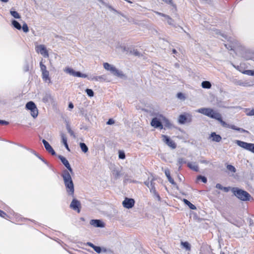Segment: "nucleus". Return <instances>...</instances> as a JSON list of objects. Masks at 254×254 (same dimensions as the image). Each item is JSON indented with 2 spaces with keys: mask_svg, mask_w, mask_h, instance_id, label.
<instances>
[{
  "mask_svg": "<svg viewBox=\"0 0 254 254\" xmlns=\"http://www.w3.org/2000/svg\"><path fill=\"white\" fill-rule=\"evenodd\" d=\"M59 158L61 160L63 164L68 169L64 170L62 174L64 184L66 190L69 195L74 196V185L70 173H72L73 171L71 168L68 160L64 156L60 155Z\"/></svg>",
  "mask_w": 254,
  "mask_h": 254,
  "instance_id": "1",
  "label": "nucleus"
},
{
  "mask_svg": "<svg viewBox=\"0 0 254 254\" xmlns=\"http://www.w3.org/2000/svg\"><path fill=\"white\" fill-rule=\"evenodd\" d=\"M196 112L210 118L215 119L220 123L221 120H222L221 115L219 113L210 108H201L197 110Z\"/></svg>",
  "mask_w": 254,
  "mask_h": 254,
  "instance_id": "2",
  "label": "nucleus"
},
{
  "mask_svg": "<svg viewBox=\"0 0 254 254\" xmlns=\"http://www.w3.org/2000/svg\"><path fill=\"white\" fill-rule=\"evenodd\" d=\"M162 122L165 123L167 125H169V121L163 116L160 115L153 118L151 122V125L155 128H163Z\"/></svg>",
  "mask_w": 254,
  "mask_h": 254,
  "instance_id": "3",
  "label": "nucleus"
},
{
  "mask_svg": "<svg viewBox=\"0 0 254 254\" xmlns=\"http://www.w3.org/2000/svg\"><path fill=\"white\" fill-rule=\"evenodd\" d=\"M103 67L106 70L110 71L115 76L121 78H123L125 76L122 71L118 69L115 66L108 63H104L103 64Z\"/></svg>",
  "mask_w": 254,
  "mask_h": 254,
  "instance_id": "4",
  "label": "nucleus"
},
{
  "mask_svg": "<svg viewBox=\"0 0 254 254\" xmlns=\"http://www.w3.org/2000/svg\"><path fill=\"white\" fill-rule=\"evenodd\" d=\"M235 195L240 199L243 201L249 200L251 197L250 194L244 190L237 189L234 190Z\"/></svg>",
  "mask_w": 254,
  "mask_h": 254,
  "instance_id": "5",
  "label": "nucleus"
},
{
  "mask_svg": "<svg viewBox=\"0 0 254 254\" xmlns=\"http://www.w3.org/2000/svg\"><path fill=\"white\" fill-rule=\"evenodd\" d=\"M26 108L27 110H30L31 115L34 118H35L37 117L38 115V110L36 107V105L33 102L30 101L28 102L26 105Z\"/></svg>",
  "mask_w": 254,
  "mask_h": 254,
  "instance_id": "6",
  "label": "nucleus"
},
{
  "mask_svg": "<svg viewBox=\"0 0 254 254\" xmlns=\"http://www.w3.org/2000/svg\"><path fill=\"white\" fill-rule=\"evenodd\" d=\"M237 144L239 146L247 150L250 151L254 153V144L247 143L244 141H240V140H236V141Z\"/></svg>",
  "mask_w": 254,
  "mask_h": 254,
  "instance_id": "7",
  "label": "nucleus"
},
{
  "mask_svg": "<svg viewBox=\"0 0 254 254\" xmlns=\"http://www.w3.org/2000/svg\"><path fill=\"white\" fill-rule=\"evenodd\" d=\"M35 50L37 53H40L45 58H48L49 56L48 52L44 45L36 46Z\"/></svg>",
  "mask_w": 254,
  "mask_h": 254,
  "instance_id": "8",
  "label": "nucleus"
},
{
  "mask_svg": "<svg viewBox=\"0 0 254 254\" xmlns=\"http://www.w3.org/2000/svg\"><path fill=\"white\" fill-rule=\"evenodd\" d=\"M220 124L223 127H225L230 128L242 132H248V131H247L246 130H245L242 128L238 127L236 126H235V125H229V124L226 123L225 122L223 121L222 120H221Z\"/></svg>",
  "mask_w": 254,
  "mask_h": 254,
  "instance_id": "9",
  "label": "nucleus"
},
{
  "mask_svg": "<svg viewBox=\"0 0 254 254\" xmlns=\"http://www.w3.org/2000/svg\"><path fill=\"white\" fill-rule=\"evenodd\" d=\"M135 201L132 198H125V200L123 201L122 204L123 206L126 208H131L134 205Z\"/></svg>",
  "mask_w": 254,
  "mask_h": 254,
  "instance_id": "10",
  "label": "nucleus"
},
{
  "mask_svg": "<svg viewBox=\"0 0 254 254\" xmlns=\"http://www.w3.org/2000/svg\"><path fill=\"white\" fill-rule=\"evenodd\" d=\"M162 139L163 141L170 147L172 149H175L176 147V144L175 142L170 139L169 137L165 135H162Z\"/></svg>",
  "mask_w": 254,
  "mask_h": 254,
  "instance_id": "11",
  "label": "nucleus"
},
{
  "mask_svg": "<svg viewBox=\"0 0 254 254\" xmlns=\"http://www.w3.org/2000/svg\"><path fill=\"white\" fill-rule=\"evenodd\" d=\"M81 204L79 201L74 198L70 204V207L74 210H76L78 213L80 212V207Z\"/></svg>",
  "mask_w": 254,
  "mask_h": 254,
  "instance_id": "12",
  "label": "nucleus"
},
{
  "mask_svg": "<svg viewBox=\"0 0 254 254\" xmlns=\"http://www.w3.org/2000/svg\"><path fill=\"white\" fill-rule=\"evenodd\" d=\"M90 224L94 227L103 228L105 227V223L99 219H92L90 221Z\"/></svg>",
  "mask_w": 254,
  "mask_h": 254,
  "instance_id": "13",
  "label": "nucleus"
},
{
  "mask_svg": "<svg viewBox=\"0 0 254 254\" xmlns=\"http://www.w3.org/2000/svg\"><path fill=\"white\" fill-rule=\"evenodd\" d=\"M42 142L44 145L45 149L49 153H51L53 155L56 154V152L53 149V148L46 140L43 139Z\"/></svg>",
  "mask_w": 254,
  "mask_h": 254,
  "instance_id": "14",
  "label": "nucleus"
},
{
  "mask_svg": "<svg viewBox=\"0 0 254 254\" xmlns=\"http://www.w3.org/2000/svg\"><path fill=\"white\" fill-rule=\"evenodd\" d=\"M234 83L236 85H240L244 87H250L253 85L250 82L248 81H243L242 80H236L234 81Z\"/></svg>",
  "mask_w": 254,
  "mask_h": 254,
  "instance_id": "15",
  "label": "nucleus"
},
{
  "mask_svg": "<svg viewBox=\"0 0 254 254\" xmlns=\"http://www.w3.org/2000/svg\"><path fill=\"white\" fill-rule=\"evenodd\" d=\"M88 79L91 80L104 81L106 80V77L105 75L94 76L88 77Z\"/></svg>",
  "mask_w": 254,
  "mask_h": 254,
  "instance_id": "16",
  "label": "nucleus"
},
{
  "mask_svg": "<svg viewBox=\"0 0 254 254\" xmlns=\"http://www.w3.org/2000/svg\"><path fill=\"white\" fill-rule=\"evenodd\" d=\"M210 137L213 141L219 142L221 140V137L220 135L216 134L215 132H212L210 134Z\"/></svg>",
  "mask_w": 254,
  "mask_h": 254,
  "instance_id": "17",
  "label": "nucleus"
},
{
  "mask_svg": "<svg viewBox=\"0 0 254 254\" xmlns=\"http://www.w3.org/2000/svg\"><path fill=\"white\" fill-rule=\"evenodd\" d=\"M85 245L92 248L93 250L98 254H100L102 252V249L101 247L96 246L91 242H87Z\"/></svg>",
  "mask_w": 254,
  "mask_h": 254,
  "instance_id": "18",
  "label": "nucleus"
},
{
  "mask_svg": "<svg viewBox=\"0 0 254 254\" xmlns=\"http://www.w3.org/2000/svg\"><path fill=\"white\" fill-rule=\"evenodd\" d=\"M42 76L44 81L51 82V79L49 77V72L48 70L45 71V72L42 73Z\"/></svg>",
  "mask_w": 254,
  "mask_h": 254,
  "instance_id": "19",
  "label": "nucleus"
},
{
  "mask_svg": "<svg viewBox=\"0 0 254 254\" xmlns=\"http://www.w3.org/2000/svg\"><path fill=\"white\" fill-rule=\"evenodd\" d=\"M53 100V98L50 93H46L44 95L42 101L44 103H48Z\"/></svg>",
  "mask_w": 254,
  "mask_h": 254,
  "instance_id": "20",
  "label": "nucleus"
},
{
  "mask_svg": "<svg viewBox=\"0 0 254 254\" xmlns=\"http://www.w3.org/2000/svg\"><path fill=\"white\" fill-rule=\"evenodd\" d=\"M165 18L168 24L174 27H177V26L174 23V20L170 16L166 15Z\"/></svg>",
  "mask_w": 254,
  "mask_h": 254,
  "instance_id": "21",
  "label": "nucleus"
},
{
  "mask_svg": "<svg viewBox=\"0 0 254 254\" xmlns=\"http://www.w3.org/2000/svg\"><path fill=\"white\" fill-rule=\"evenodd\" d=\"M188 166L191 169L195 171H198V165L195 163L193 162H189L188 163Z\"/></svg>",
  "mask_w": 254,
  "mask_h": 254,
  "instance_id": "22",
  "label": "nucleus"
},
{
  "mask_svg": "<svg viewBox=\"0 0 254 254\" xmlns=\"http://www.w3.org/2000/svg\"><path fill=\"white\" fill-rule=\"evenodd\" d=\"M61 137H62V142L64 144L66 149L67 150H68V151H69V147H68V144L67 143V138H66L65 135L64 134V133H62L61 134Z\"/></svg>",
  "mask_w": 254,
  "mask_h": 254,
  "instance_id": "23",
  "label": "nucleus"
},
{
  "mask_svg": "<svg viewBox=\"0 0 254 254\" xmlns=\"http://www.w3.org/2000/svg\"><path fill=\"white\" fill-rule=\"evenodd\" d=\"M181 245L182 246L183 248L185 249L186 251L190 250V245L188 242H181Z\"/></svg>",
  "mask_w": 254,
  "mask_h": 254,
  "instance_id": "24",
  "label": "nucleus"
},
{
  "mask_svg": "<svg viewBox=\"0 0 254 254\" xmlns=\"http://www.w3.org/2000/svg\"><path fill=\"white\" fill-rule=\"evenodd\" d=\"M201 86L203 88L210 89L211 87V84L208 81H204L201 83Z\"/></svg>",
  "mask_w": 254,
  "mask_h": 254,
  "instance_id": "25",
  "label": "nucleus"
},
{
  "mask_svg": "<svg viewBox=\"0 0 254 254\" xmlns=\"http://www.w3.org/2000/svg\"><path fill=\"white\" fill-rule=\"evenodd\" d=\"M79 146L83 152L85 153L88 152V148L84 143L80 142L79 143Z\"/></svg>",
  "mask_w": 254,
  "mask_h": 254,
  "instance_id": "26",
  "label": "nucleus"
},
{
  "mask_svg": "<svg viewBox=\"0 0 254 254\" xmlns=\"http://www.w3.org/2000/svg\"><path fill=\"white\" fill-rule=\"evenodd\" d=\"M12 24L14 26V28L18 30H21L22 28V27L20 25V24L16 20H13L12 21Z\"/></svg>",
  "mask_w": 254,
  "mask_h": 254,
  "instance_id": "27",
  "label": "nucleus"
},
{
  "mask_svg": "<svg viewBox=\"0 0 254 254\" xmlns=\"http://www.w3.org/2000/svg\"><path fill=\"white\" fill-rule=\"evenodd\" d=\"M187 120V118L185 115H181L178 119V121L180 124H184Z\"/></svg>",
  "mask_w": 254,
  "mask_h": 254,
  "instance_id": "28",
  "label": "nucleus"
},
{
  "mask_svg": "<svg viewBox=\"0 0 254 254\" xmlns=\"http://www.w3.org/2000/svg\"><path fill=\"white\" fill-rule=\"evenodd\" d=\"M64 71L68 73V74H69L70 75H71L72 76H74V74H75V71L72 68H70V67H66L64 69Z\"/></svg>",
  "mask_w": 254,
  "mask_h": 254,
  "instance_id": "29",
  "label": "nucleus"
},
{
  "mask_svg": "<svg viewBox=\"0 0 254 254\" xmlns=\"http://www.w3.org/2000/svg\"><path fill=\"white\" fill-rule=\"evenodd\" d=\"M184 202H185V203L187 205H188L189 206V207L191 209H193V210H194L196 209V207L193 205L191 203H190L189 200H188L187 199H184Z\"/></svg>",
  "mask_w": 254,
  "mask_h": 254,
  "instance_id": "30",
  "label": "nucleus"
},
{
  "mask_svg": "<svg viewBox=\"0 0 254 254\" xmlns=\"http://www.w3.org/2000/svg\"><path fill=\"white\" fill-rule=\"evenodd\" d=\"M150 192L153 194L154 196L156 197L157 198V199H158V200H160V197L159 195V194L157 192L156 190H155V188H151L150 189Z\"/></svg>",
  "mask_w": 254,
  "mask_h": 254,
  "instance_id": "31",
  "label": "nucleus"
},
{
  "mask_svg": "<svg viewBox=\"0 0 254 254\" xmlns=\"http://www.w3.org/2000/svg\"><path fill=\"white\" fill-rule=\"evenodd\" d=\"M10 13L15 18L19 19L21 17L19 14L16 11L10 10Z\"/></svg>",
  "mask_w": 254,
  "mask_h": 254,
  "instance_id": "32",
  "label": "nucleus"
},
{
  "mask_svg": "<svg viewBox=\"0 0 254 254\" xmlns=\"http://www.w3.org/2000/svg\"><path fill=\"white\" fill-rule=\"evenodd\" d=\"M74 73L75 74L74 76L79 77L82 78L87 77V75L86 74L82 73L79 71H75Z\"/></svg>",
  "mask_w": 254,
  "mask_h": 254,
  "instance_id": "33",
  "label": "nucleus"
},
{
  "mask_svg": "<svg viewBox=\"0 0 254 254\" xmlns=\"http://www.w3.org/2000/svg\"><path fill=\"white\" fill-rule=\"evenodd\" d=\"M40 70H41L42 73H43V72H45V71L47 70L46 66L43 64L42 61H41L40 63Z\"/></svg>",
  "mask_w": 254,
  "mask_h": 254,
  "instance_id": "34",
  "label": "nucleus"
},
{
  "mask_svg": "<svg viewBox=\"0 0 254 254\" xmlns=\"http://www.w3.org/2000/svg\"><path fill=\"white\" fill-rule=\"evenodd\" d=\"M227 169L231 172L235 173L236 172L235 168L231 165H228L227 166Z\"/></svg>",
  "mask_w": 254,
  "mask_h": 254,
  "instance_id": "35",
  "label": "nucleus"
},
{
  "mask_svg": "<svg viewBox=\"0 0 254 254\" xmlns=\"http://www.w3.org/2000/svg\"><path fill=\"white\" fill-rule=\"evenodd\" d=\"M243 73L248 75L254 76V71L253 70H246L244 71Z\"/></svg>",
  "mask_w": 254,
  "mask_h": 254,
  "instance_id": "36",
  "label": "nucleus"
},
{
  "mask_svg": "<svg viewBox=\"0 0 254 254\" xmlns=\"http://www.w3.org/2000/svg\"><path fill=\"white\" fill-rule=\"evenodd\" d=\"M85 91H86L87 94L89 97H93L94 96V92L93 91V90L92 89H86Z\"/></svg>",
  "mask_w": 254,
  "mask_h": 254,
  "instance_id": "37",
  "label": "nucleus"
},
{
  "mask_svg": "<svg viewBox=\"0 0 254 254\" xmlns=\"http://www.w3.org/2000/svg\"><path fill=\"white\" fill-rule=\"evenodd\" d=\"M21 29H22L23 32L25 33H27L29 31L28 27L26 23H24Z\"/></svg>",
  "mask_w": 254,
  "mask_h": 254,
  "instance_id": "38",
  "label": "nucleus"
},
{
  "mask_svg": "<svg viewBox=\"0 0 254 254\" xmlns=\"http://www.w3.org/2000/svg\"><path fill=\"white\" fill-rule=\"evenodd\" d=\"M119 157L120 159H124L126 157L125 153L123 151H119Z\"/></svg>",
  "mask_w": 254,
  "mask_h": 254,
  "instance_id": "39",
  "label": "nucleus"
},
{
  "mask_svg": "<svg viewBox=\"0 0 254 254\" xmlns=\"http://www.w3.org/2000/svg\"><path fill=\"white\" fill-rule=\"evenodd\" d=\"M197 179L198 180H200L204 183H206L207 182V179L204 176H198Z\"/></svg>",
  "mask_w": 254,
  "mask_h": 254,
  "instance_id": "40",
  "label": "nucleus"
},
{
  "mask_svg": "<svg viewBox=\"0 0 254 254\" xmlns=\"http://www.w3.org/2000/svg\"><path fill=\"white\" fill-rule=\"evenodd\" d=\"M154 178H152L150 181V188H149V189H151V188H155V183H154Z\"/></svg>",
  "mask_w": 254,
  "mask_h": 254,
  "instance_id": "41",
  "label": "nucleus"
},
{
  "mask_svg": "<svg viewBox=\"0 0 254 254\" xmlns=\"http://www.w3.org/2000/svg\"><path fill=\"white\" fill-rule=\"evenodd\" d=\"M67 129L68 130V133L70 134V135L75 136L73 131L71 130V129L69 126L67 127Z\"/></svg>",
  "mask_w": 254,
  "mask_h": 254,
  "instance_id": "42",
  "label": "nucleus"
},
{
  "mask_svg": "<svg viewBox=\"0 0 254 254\" xmlns=\"http://www.w3.org/2000/svg\"><path fill=\"white\" fill-rule=\"evenodd\" d=\"M130 52L134 56H138L140 55L139 52H138L136 50H133L132 51H130Z\"/></svg>",
  "mask_w": 254,
  "mask_h": 254,
  "instance_id": "43",
  "label": "nucleus"
},
{
  "mask_svg": "<svg viewBox=\"0 0 254 254\" xmlns=\"http://www.w3.org/2000/svg\"><path fill=\"white\" fill-rule=\"evenodd\" d=\"M178 163L180 164H182L185 163L186 162L185 159L184 158H179L178 160Z\"/></svg>",
  "mask_w": 254,
  "mask_h": 254,
  "instance_id": "44",
  "label": "nucleus"
},
{
  "mask_svg": "<svg viewBox=\"0 0 254 254\" xmlns=\"http://www.w3.org/2000/svg\"><path fill=\"white\" fill-rule=\"evenodd\" d=\"M248 116H254V109L251 110L249 112L246 113Z\"/></svg>",
  "mask_w": 254,
  "mask_h": 254,
  "instance_id": "45",
  "label": "nucleus"
},
{
  "mask_svg": "<svg viewBox=\"0 0 254 254\" xmlns=\"http://www.w3.org/2000/svg\"><path fill=\"white\" fill-rule=\"evenodd\" d=\"M165 175L167 177V178L170 175V171L169 169H165Z\"/></svg>",
  "mask_w": 254,
  "mask_h": 254,
  "instance_id": "46",
  "label": "nucleus"
},
{
  "mask_svg": "<svg viewBox=\"0 0 254 254\" xmlns=\"http://www.w3.org/2000/svg\"><path fill=\"white\" fill-rule=\"evenodd\" d=\"M216 188L218 189L222 190L223 189V187L220 184H217L216 185Z\"/></svg>",
  "mask_w": 254,
  "mask_h": 254,
  "instance_id": "47",
  "label": "nucleus"
},
{
  "mask_svg": "<svg viewBox=\"0 0 254 254\" xmlns=\"http://www.w3.org/2000/svg\"><path fill=\"white\" fill-rule=\"evenodd\" d=\"M115 123L113 119H109L108 121L107 122V125H112Z\"/></svg>",
  "mask_w": 254,
  "mask_h": 254,
  "instance_id": "48",
  "label": "nucleus"
},
{
  "mask_svg": "<svg viewBox=\"0 0 254 254\" xmlns=\"http://www.w3.org/2000/svg\"><path fill=\"white\" fill-rule=\"evenodd\" d=\"M199 162L201 163H203L205 164H208L209 163V161L204 160V159H201L199 160Z\"/></svg>",
  "mask_w": 254,
  "mask_h": 254,
  "instance_id": "49",
  "label": "nucleus"
},
{
  "mask_svg": "<svg viewBox=\"0 0 254 254\" xmlns=\"http://www.w3.org/2000/svg\"><path fill=\"white\" fill-rule=\"evenodd\" d=\"M177 97L180 99H184L185 98L184 95L181 93H178Z\"/></svg>",
  "mask_w": 254,
  "mask_h": 254,
  "instance_id": "50",
  "label": "nucleus"
},
{
  "mask_svg": "<svg viewBox=\"0 0 254 254\" xmlns=\"http://www.w3.org/2000/svg\"><path fill=\"white\" fill-rule=\"evenodd\" d=\"M8 124H9V123L8 122H6V121H3V120H0V125H7Z\"/></svg>",
  "mask_w": 254,
  "mask_h": 254,
  "instance_id": "51",
  "label": "nucleus"
},
{
  "mask_svg": "<svg viewBox=\"0 0 254 254\" xmlns=\"http://www.w3.org/2000/svg\"><path fill=\"white\" fill-rule=\"evenodd\" d=\"M6 215V213L3 211L0 210V216L4 218Z\"/></svg>",
  "mask_w": 254,
  "mask_h": 254,
  "instance_id": "52",
  "label": "nucleus"
},
{
  "mask_svg": "<svg viewBox=\"0 0 254 254\" xmlns=\"http://www.w3.org/2000/svg\"><path fill=\"white\" fill-rule=\"evenodd\" d=\"M155 12L158 15H160V16H163V17H165V16H166V14H165L164 13H161V12H158V11H155Z\"/></svg>",
  "mask_w": 254,
  "mask_h": 254,
  "instance_id": "53",
  "label": "nucleus"
},
{
  "mask_svg": "<svg viewBox=\"0 0 254 254\" xmlns=\"http://www.w3.org/2000/svg\"><path fill=\"white\" fill-rule=\"evenodd\" d=\"M150 183L149 181H146L145 182H144V184L149 189L150 188Z\"/></svg>",
  "mask_w": 254,
  "mask_h": 254,
  "instance_id": "54",
  "label": "nucleus"
},
{
  "mask_svg": "<svg viewBox=\"0 0 254 254\" xmlns=\"http://www.w3.org/2000/svg\"><path fill=\"white\" fill-rule=\"evenodd\" d=\"M169 182L172 185H174V186H176V183L174 182V180L173 179H171L169 181Z\"/></svg>",
  "mask_w": 254,
  "mask_h": 254,
  "instance_id": "55",
  "label": "nucleus"
},
{
  "mask_svg": "<svg viewBox=\"0 0 254 254\" xmlns=\"http://www.w3.org/2000/svg\"><path fill=\"white\" fill-rule=\"evenodd\" d=\"M68 108L72 109L73 108V105L72 103H70L68 105Z\"/></svg>",
  "mask_w": 254,
  "mask_h": 254,
  "instance_id": "56",
  "label": "nucleus"
},
{
  "mask_svg": "<svg viewBox=\"0 0 254 254\" xmlns=\"http://www.w3.org/2000/svg\"><path fill=\"white\" fill-rule=\"evenodd\" d=\"M24 70L25 71H27L29 70V66L28 64H27L25 67H24Z\"/></svg>",
  "mask_w": 254,
  "mask_h": 254,
  "instance_id": "57",
  "label": "nucleus"
},
{
  "mask_svg": "<svg viewBox=\"0 0 254 254\" xmlns=\"http://www.w3.org/2000/svg\"><path fill=\"white\" fill-rule=\"evenodd\" d=\"M122 48V51H128V48H127L125 47H123Z\"/></svg>",
  "mask_w": 254,
  "mask_h": 254,
  "instance_id": "58",
  "label": "nucleus"
},
{
  "mask_svg": "<svg viewBox=\"0 0 254 254\" xmlns=\"http://www.w3.org/2000/svg\"><path fill=\"white\" fill-rule=\"evenodd\" d=\"M222 190H224L225 191H227L228 190V189L226 187H223V189Z\"/></svg>",
  "mask_w": 254,
  "mask_h": 254,
  "instance_id": "59",
  "label": "nucleus"
},
{
  "mask_svg": "<svg viewBox=\"0 0 254 254\" xmlns=\"http://www.w3.org/2000/svg\"><path fill=\"white\" fill-rule=\"evenodd\" d=\"M173 53L174 54H176L177 53V51L175 49L173 50Z\"/></svg>",
  "mask_w": 254,
  "mask_h": 254,
  "instance_id": "60",
  "label": "nucleus"
},
{
  "mask_svg": "<svg viewBox=\"0 0 254 254\" xmlns=\"http://www.w3.org/2000/svg\"><path fill=\"white\" fill-rule=\"evenodd\" d=\"M167 179H168V181H169V180H171V179H172V178H171V176H169V177H167Z\"/></svg>",
  "mask_w": 254,
  "mask_h": 254,
  "instance_id": "61",
  "label": "nucleus"
},
{
  "mask_svg": "<svg viewBox=\"0 0 254 254\" xmlns=\"http://www.w3.org/2000/svg\"><path fill=\"white\" fill-rule=\"evenodd\" d=\"M98 0L101 3H103V1L102 0Z\"/></svg>",
  "mask_w": 254,
  "mask_h": 254,
  "instance_id": "62",
  "label": "nucleus"
},
{
  "mask_svg": "<svg viewBox=\"0 0 254 254\" xmlns=\"http://www.w3.org/2000/svg\"><path fill=\"white\" fill-rule=\"evenodd\" d=\"M132 182H133V183H137V181H132Z\"/></svg>",
  "mask_w": 254,
  "mask_h": 254,
  "instance_id": "63",
  "label": "nucleus"
},
{
  "mask_svg": "<svg viewBox=\"0 0 254 254\" xmlns=\"http://www.w3.org/2000/svg\"><path fill=\"white\" fill-rule=\"evenodd\" d=\"M253 71H254V70H253Z\"/></svg>",
  "mask_w": 254,
  "mask_h": 254,
  "instance_id": "64",
  "label": "nucleus"
}]
</instances>
